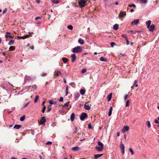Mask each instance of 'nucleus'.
Segmentation results:
<instances>
[{
  "label": "nucleus",
  "instance_id": "f257e3e1",
  "mask_svg": "<svg viewBox=\"0 0 159 159\" xmlns=\"http://www.w3.org/2000/svg\"><path fill=\"white\" fill-rule=\"evenodd\" d=\"M82 49L80 47L78 46L74 48L72 50V52L74 53H80L81 52Z\"/></svg>",
  "mask_w": 159,
  "mask_h": 159
},
{
  "label": "nucleus",
  "instance_id": "f03ea898",
  "mask_svg": "<svg viewBox=\"0 0 159 159\" xmlns=\"http://www.w3.org/2000/svg\"><path fill=\"white\" fill-rule=\"evenodd\" d=\"M86 1L85 0H81L78 2L79 5L80 7H83L85 5Z\"/></svg>",
  "mask_w": 159,
  "mask_h": 159
},
{
  "label": "nucleus",
  "instance_id": "7ed1b4c3",
  "mask_svg": "<svg viewBox=\"0 0 159 159\" xmlns=\"http://www.w3.org/2000/svg\"><path fill=\"white\" fill-rule=\"evenodd\" d=\"M87 117V114L84 112L80 116V118L81 120H83Z\"/></svg>",
  "mask_w": 159,
  "mask_h": 159
},
{
  "label": "nucleus",
  "instance_id": "20e7f679",
  "mask_svg": "<svg viewBox=\"0 0 159 159\" xmlns=\"http://www.w3.org/2000/svg\"><path fill=\"white\" fill-rule=\"evenodd\" d=\"M120 147L121 149L122 154H124L125 153V146L121 142L120 143Z\"/></svg>",
  "mask_w": 159,
  "mask_h": 159
},
{
  "label": "nucleus",
  "instance_id": "39448f33",
  "mask_svg": "<svg viewBox=\"0 0 159 159\" xmlns=\"http://www.w3.org/2000/svg\"><path fill=\"white\" fill-rule=\"evenodd\" d=\"M70 57L71 58V61L73 63L76 59V55L75 54H72L70 56Z\"/></svg>",
  "mask_w": 159,
  "mask_h": 159
},
{
  "label": "nucleus",
  "instance_id": "423d86ee",
  "mask_svg": "<svg viewBox=\"0 0 159 159\" xmlns=\"http://www.w3.org/2000/svg\"><path fill=\"white\" fill-rule=\"evenodd\" d=\"M129 129V127L128 126H124L121 130L122 133H124L126 131H128Z\"/></svg>",
  "mask_w": 159,
  "mask_h": 159
},
{
  "label": "nucleus",
  "instance_id": "0eeeda50",
  "mask_svg": "<svg viewBox=\"0 0 159 159\" xmlns=\"http://www.w3.org/2000/svg\"><path fill=\"white\" fill-rule=\"evenodd\" d=\"M46 121V118H45V117H42L39 123V124L40 125H43L45 123Z\"/></svg>",
  "mask_w": 159,
  "mask_h": 159
},
{
  "label": "nucleus",
  "instance_id": "6e6552de",
  "mask_svg": "<svg viewBox=\"0 0 159 159\" xmlns=\"http://www.w3.org/2000/svg\"><path fill=\"white\" fill-rule=\"evenodd\" d=\"M155 28V25L154 24H152L149 27V30L150 31L153 32L154 31V29Z\"/></svg>",
  "mask_w": 159,
  "mask_h": 159
},
{
  "label": "nucleus",
  "instance_id": "1a4fd4ad",
  "mask_svg": "<svg viewBox=\"0 0 159 159\" xmlns=\"http://www.w3.org/2000/svg\"><path fill=\"white\" fill-rule=\"evenodd\" d=\"M139 19L135 20L131 22V24L134 25H137L139 23Z\"/></svg>",
  "mask_w": 159,
  "mask_h": 159
},
{
  "label": "nucleus",
  "instance_id": "9d476101",
  "mask_svg": "<svg viewBox=\"0 0 159 159\" xmlns=\"http://www.w3.org/2000/svg\"><path fill=\"white\" fill-rule=\"evenodd\" d=\"M126 15V14L125 12L122 11H121L120 13V14L119 16V17L120 18H122L124 16H125Z\"/></svg>",
  "mask_w": 159,
  "mask_h": 159
},
{
  "label": "nucleus",
  "instance_id": "9b49d317",
  "mask_svg": "<svg viewBox=\"0 0 159 159\" xmlns=\"http://www.w3.org/2000/svg\"><path fill=\"white\" fill-rule=\"evenodd\" d=\"M32 80V78L30 76L28 75H26L24 81L26 82L27 80L29 81Z\"/></svg>",
  "mask_w": 159,
  "mask_h": 159
},
{
  "label": "nucleus",
  "instance_id": "f8f14e48",
  "mask_svg": "<svg viewBox=\"0 0 159 159\" xmlns=\"http://www.w3.org/2000/svg\"><path fill=\"white\" fill-rule=\"evenodd\" d=\"M95 149L98 151L100 152L103 150V148L101 147L96 146Z\"/></svg>",
  "mask_w": 159,
  "mask_h": 159
},
{
  "label": "nucleus",
  "instance_id": "ddd939ff",
  "mask_svg": "<svg viewBox=\"0 0 159 159\" xmlns=\"http://www.w3.org/2000/svg\"><path fill=\"white\" fill-rule=\"evenodd\" d=\"M11 34L9 32H7V34L5 35V37L7 38H9L10 39H12L13 38V36L10 35Z\"/></svg>",
  "mask_w": 159,
  "mask_h": 159
},
{
  "label": "nucleus",
  "instance_id": "4468645a",
  "mask_svg": "<svg viewBox=\"0 0 159 159\" xmlns=\"http://www.w3.org/2000/svg\"><path fill=\"white\" fill-rule=\"evenodd\" d=\"M29 36V35H27L26 36H17V38L20 39H25L28 38Z\"/></svg>",
  "mask_w": 159,
  "mask_h": 159
},
{
  "label": "nucleus",
  "instance_id": "2eb2a0df",
  "mask_svg": "<svg viewBox=\"0 0 159 159\" xmlns=\"http://www.w3.org/2000/svg\"><path fill=\"white\" fill-rule=\"evenodd\" d=\"M84 108L86 110H89L90 109L91 107L89 105H86L85 104L84 105Z\"/></svg>",
  "mask_w": 159,
  "mask_h": 159
},
{
  "label": "nucleus",
  "instance_id": "dca6fc26",
  "mask_svg": "<svg viewBox=\"0 0 159 159\" xmlns=\"http://www.w3.org/2000/svg\"><path fill=\"white\" fill-rule=\"evenodd\" d=\"M151 20H148L146 22V24L147 26V28H149V27L150 26L151 24Z\"/></svg>",
  "mask_w": 159,
  "mask_h": 159
},
{
  "label": "nucleus",
  "instance_id": "f3484780",
  "mask_svg": "<svg viewBox=\"0 0 159 159\" xmlns=\"http://www.w3.org/2000/svg\"><path fill=\"white\" fill-rule=\"evenodd\" d=\"M103 155V154H97L95 155L94 156V157L95 159H97L99 157H100L102 156Z\"/></svg>",
  "mask_w": 159,
  "mask_h": 159
},
{
  "label": "nucleus",
  "instance_id": "a211bd4d",
  "mask_svg": "<svg viewBox=\"0 0 159 159\" xmlns=\"http://www.w3.org/2000/svg\"><path fill=\"white\" fill-rule=\"evenodd\" d=\"M75 114L74 113H72L71 115L70 119L71 121H73L75 119Z\"/></svg>",
  "mask_w": 159,
  "mask_h": 159
},
{
  "label": "nucleus",
  "instance_id": "6ab92c4d",
  "mask_svg": "<svg viewBox=\"0 0 159 159\" xmlns=\"http://www.w3.org/2000/svg\"><path fill=\"white\" fill-rule=\"evenodd\" d=\"M119 27V25L117 24H115L113 26V29L115 30H118Z\"/></svg>",
  "mask_w": 159,
  "mask_h": 159
},
{
  "label": "nucleus",
  "instance_id": "aec40b11",
  "mask_svg": "<svg viewBox=\"0 0 159 159\" xmlns=\"http://www.w3.org/2000/svg\"><path fill=\"white\" fill-rule=\"evenodd\" d=\"M21 127V125H15L14 127V128L16 129H19Z\"/></svg>",
  "mask_w": 159,
  "mask_h": 159
},
{
  "label": "nucleus",
  "instance_id": "412c9836",
  "mask_svg": "<svg viewBox=\"0 0 159 159\" xmlns=\"http://www.w3.org/2000/svg\"><path fill=\"white\" fill-rule=\"evenodd\" d=\"M80 149V148L78 147H74L72 148V150L74 151H77Z\"/></svg>",
  "mask_w": 159,
  "mask_h": 159
},
{
  "label": "nucleus",
  "instance_id": "4be33fe9",
  "mask_svg": "<svg viewBox=\"0 0 159 159\" xmlns=\"http://www.w3.org/2000/svg\"><path fill=\"white\" fill-rule=\"evenodd\" d=\"M100 60L101 61H107V59L103 57H101Z\"/></svg>",
  "mask_w": 159,
  "mask_h": 159
},
{
  "label": "nucleus",
  "instance_id": "5701e85b",
  "mask_svg": "<svg viewBox=\"0 0 159 159\" xmlns=\"http://www.w3.org/2000/svg\"><path fill=\"white\" fill-rule=\"evenodd\" d=\"M79 43L81 44H84V40L81 38H80L78 40Z\"/></svg>",
  "mask_w": 159,
  "mask_h": 159
},
{
  "label": "nucleus",
  "instance_id": "b1692460",
  "mask_svg": "<svg viewBox=\"0 0 159 159\" xmlns=\"http://www.w3.org/2000/svg\"><path fill=\"white\" fill-rule=\"evenodd\" d=\"M112 108H113L112 107H111L109 109V112H108V116H111V115Z\"/></svg>",
  "mask_w": 159,
  "mask_h": 159
},
{
  "label": "nucleus",
  "instance_id": "393cba45",
  "mask_svg": "<svg viewBox=\"0 0 159 159\" xmlns=\"http://www.w3.org/2000/svg\"><path fill=\"white\" fill-rule=\"evenodd\" d=\"M112 97V93H110L107 96V98L108 99V101H109L111 100Z\"/></svg>",
  "mask_w": 159,
  "mask_h": 159
},
{
  "label": "nucleus",
  "instance_id": "a878e982",
  "mask_svg": "<svg viewBox=\"0 0 159 159\" xmlns=\"http://www.w3.org/2000/svg\"><path fill=\"white\" fill-rule=\"evenodd\" d=\"M80 95L79 93L76 92L74 96L75 98H78L79 97Z\"/></svg>",
  "mask_w": 159,
  "mask_h": 159
},
{
  "label": "nucleus",
  "instance_id": "bb28decb",
  "mask_svg": "<svg viewBox=\"0 0 159 159\" xmlns=\"http://www.w3.org/2000/svg\"><path fill=\"white\" fill-rule=\"evenodd\" d=\"M62 60L65 63H67L68 61L67 58L66 57H63Z\"/></svg>",
  "mask_w": 159,
  "mask_h": 159
},
{
  "label": "nucleus",
  "instance_id": "cd10ccee",
  "mask_svg": "<svg viewBox=\"0 0 159 159\" xmlns=\"http://www.w3.org/2000/svg\"><path fill=\"white\" fill-rule=\"evenodd\" d=\"M49 103L51 104H55L57 103V102L55 101H53L52 100L49 101Z\"/></svg>",
  "mask_w": 159,
  "mask_h": 159
},
{
  "label": "nucleus",
  "instance_id": "c85d7f7f",
  "mask_svg": "<svg viewBox=\"0 0 159 159\" xmlns=\"http://www.w3.org/2000/svg\"><path fill=\"white\" fill-rule=\"evenodd\" d=\"M80 92L81 95H83L85 94V90L81 89L80 90Z\"/></svg>",
  "mask_w": 159,
  "mask_h": 159
},
{
  "label": "nucleus",
  "instance_id": "c756f323",
  "mask_svg": "<svg viewBox=\"0 0 159 159\" xmlns=\"http://www.w3.org/2000/svg\"><path fill=\"white\" fill-rule=\"evenodd\" d=\"M52 2L54 4H57L59 2V0H52Z\"/></svg>",
  "mask_w": 159,
  "mask_h": 159
},
{
  "label": "nucleus",
  "instance_id": "7c9ffc66",
  "mask_svg": "<svg viewBox=\"0 0 159 159\" xmlns=\"http://www.w3.org/2000/svg\"><path fill=\"white\" fill-rule=\"evenodd\" d=\"M98 145L99 146H100V147H102L103 148V147H104L103 144L102 142H101L100 141H98Z\"/></svg>",
  "mask_w": 159,
  "mask_h": 159
},
{
  "label": "nucleus",
  "instance_id": "2f4dec72",
  "mask_svg": "<svg viewBox=\"0 0 159 159\" xmlns=\"http://www.w3.org/2000/svg\"><path fill=\"white\" fill-rule=\"evenodd\" d=\"M69 105L68 103L66 102L64 104L63 106V107H66V108H67L68 107Z\"/></svg>",
  "mask_w": 159,
  "mask_h": 159
},
{
  "label": "nucleus",
  "instance_id": "473e14b6",
  "mask_svg": "<svg viewBox=\"0 0 159 159\" xmlns=\"http://www.w3.org/2000/svg\"><path fill=\"white\" fill-rule=\"evenodd\" d=\"M14 43V41L13 40H11L8 43L9 45H13Z\"/></svg>",
  "mask_w": 159,
  "mask_h": 159
},
{
  "label": "nucleus",
  "instance_id": "72a5a7b5",
  "mask_svg": "<svg viewBox=\"0 0 159 159\" xmlns=\"http://www.w3.org/2000/svg\"><path fill=\"white\" fill-rule=\"evenodd\" d=\"M39 99V96L37 95L34 99V103H36Z\"/></svg>",
  "mask_w": 159,
  "mask_h": 159
},
{
  "label": "nucleus",
  "instance_id": "f704fd0d",
  "mask_svg": "<svg viewBox=\"0 0 159 159\" xmlns=\"http://www.w3.org/2000/svg\"><path fill=\"white\" fill-rule=\"evenodd\" d=\"M61 72H60V71H57V73H56V74H55V75L57 76H59L61 75Z\"/></svg>",
  "mask_w": 159,
  "mask_h": 159
},
{
  "label": "nucleus",
  "instance_id": "c9c22d12",
  "mask_svg": "<svg viewBox=\"0 0 159 159\" xmlns=\"http://www.w3.org/2000/svg\"><path fill=\"white\" fill-rule=\"evenodd\" d=\"M25 115H24L22 116L20 119V121H23L25 119Z\"/></svg>",
  "mask_w": 159,
  "mask_h": 159
},
{
  "label": "nucleus",
  "instance_id": "e433bc0d",
  "mask_svg": "<svg viewBox=\"0 0 159 159\" xmlns=\"http://www.w3.org/2000/svg\"><path fill=\"white\" fill-rule=\"evenodd\" d=\"M87 71V70L85 68L83 69L81 71V72L82 74H84Z\"/></svg>",
  "mask_w": 159,
  "mask_h": 159
},
{
  "label": "nucleus",
  "instance_id": "4c0bfd02",
  "mask_svg": "<svg viewBox=\"0 0 159 159\" xmlns=\"http://www.w3.org/2000/svg\"><path fill=\"white\" fill-rule=\"evenodd\" d=\"M67 28L70 30H72L73 29V27L72 25H69L67 26Z\"/></svg>",
  "mask_w": 159,
  "mask_h": 159
},
{
  "label": "nucleus",
  "instance_id": "58836bf2",
  "mask_svg": "<svg viewBox=\"0 0 159 159\" xmlns=\"http://www.w3.org/2000/svg\"><path fill=\"white\" fill-rule=\"evenodd\" d=\"M9 49L11 51H13L15 49V47L14 46H11L9 48Z\"/></svg>",
  "mask_w": 159,
  "mask_h": 159
},
{
  "label": "nucleus",
  "instance_id": "ea45409f",
  "mask_svg": "<svg viewBox=\"0 0 159 159\" xmlns=\"http://www.w3.org/2000/svg\"><path fill=\"white\" fill-rule=\"evenodd\" d=\"M147 124L148 127L150 128L151 127V124L150 122L149 121H147Z\"/></svg>",
  "mask_w": 159,
  "mask_h": 159
},
{
  "label": "nucleus",
  "instance_id": "a19ab883",
  "mask_svg": "<svg viewBox=\"0 0 159 159\" xmlns=\"http://www.w3.org/2000/svg\"><path fill=\"white\" fill-rule=\"evenodd\" d=\"M129 100H127L126 103V107H127L129 106Z\"/></svg>",
  "mask_w": 159,
  "mask_h": 159
},
{
  "label": "nucleus",
  "instance_id": "79ce46f5",
  "mask_svg": "<svg viewBox=\"0 0 159 159\" xmlns=\"http://www.w3.org/2000/svg\"><path fill=\"white\" fill-rule=\"evenodd\" d=\"M68 86L67 85H66V95L67 96V95L68 94Z\"/></svg>",
  "mask_w": 159,
  "mask_h": 159
},
{
  "label": "nucleus",
  "instance_id": "37998d69",
  "mask_svg": "<svg viewBox=\"0 0 159 159\" xmlns=\"http://www.w3.org/2000/svg\"><path fill=\"white\" fill-rule=\"evenodd\" d=\"M30 101L26 103L23 107L22 108H24L26 107L30 103Z\"/></svg>",
  "mask_w": 159,
  "mask_h": 159
},
{
  "label": "nucleus",
  "instance_id": "c03bdc74",
  "mask_svg": "<svg viewBox=\"0 0 159 159\" xmlns=\"http://www.w3.org/2000/svg\"><path fill=\"white\" fill-rule=\"evenodd\" d=\"M129 151L131 152V155H132L134 154V152L133 150L131 148H129Z\"/></svg>",
  "mask_w": 159,
  "mask_h": 159
},
{
  "label": "nucleus",
  "instance_id": "a18cd8bd",
  "mask_svg": "<svg viewBox=\"0 0 159 159\" xmlns=\"http://www.w3.org/2000/svg\"><path fill=\"white\" fill-rule=\"evenodd\" d=\"M140 1L142 3H146L147 2V0H140Z\"/></svg>",
  "mask_w": 159,
  "mask_h": 159
},
{
  "label": "nucleus",
  "instance_id": "49530a36",
  "mask_svg": "<svg viewBox=\"0 0 159 159\" xmlns=\"http://www.w3.org/2000/svg\"><path fill=\"white\" fill-rule=\"evenodd\" d=\"M116 44V43L114 42H111V43L110 44L111 47H113L114 45Z\"/></svg>",
  "mask_w": 159,
  "mask_h": 159
},
{
  "label": "nucleus",
  "instance_id": "de8ad7c7",
  "mask_svg": "<svg viewBox=\"0 0 159 159\" xmlns=\"http://www.w3.org/2000/svg\"><path fill=\"white\" fill-rule=\"evenodd\" d=\"M45 109H46V106H44L43 107V109H42V112L43 113H44V112Z\"/></svg>",
  "mask_w": 159,
  "mask_h": 159
},
{
  "label": "nucleus",
  "instance_id": "09e8293b",
  "mask_svg": "<svg viewBox=\"0 0 159 159\" xmlns=\"http://www.w3.org/2000/svg\"><path fill=\"white\" fill-rule=\"evenodd\" d=\"M52 143V142L50 141L46 143V144L47 145H51Z\"/></svg>",
  "mask_w": 159,
  "mask_h": 159
},
{
  "label": "nucleus",
  "instance_id": "8fccbe9b",
  "mask_svg": "<svg viewBox=\"0 0 159 159\" xmlns=\"http://www.w3.org/2000/svg\"><path fill=\"white\" fill-rule=\"evenodd\" d=\"M129 6L130 7H135L136 5L134 4H130L129 5Z\"/></svg>",
  "mask_w": 159,
  "mask_h": 159
},
{
  "label": "nucleus",
  "instance_id": "3c124183",
  "mask_svg": "<svg viewBox=\"0 0 159 159\" xmlns=\"http://www.w3.org/2000/svg\"><path fill=\"white\" fill-rule=\"evenodd\" d=\"M122 37H123L124 38H125V39H127L126 36L125 35V34H122Z\"/></svg>",
  "mask_w": 159,
  "mask_h": 159
},
{
  "label": "nucleus",
  "instance_id": "603ef678",
  "mask_svg": "<svg viewBox=\"0 0 159 159\" xmlns=\"http://www.w3.org/2000/svg\"><path fill=\"white\" fill-rule=\"evenodd\" d=\"M63 100V98L62 97H61L60 98V99L59 100V101L60 102H62Z\"/></svg>",
  "mask_w": 159,
  "mask_h": 159
},
{
  "label": "nucleus",
  "instance_id": "864d4df0",
  "mask_svg": "<svg viewBox=\"0 0 159 159\" xmlns=\"http://www.w3.org/2000/svg\"><path fill=\"white\" fill-rule=\"evenodd\" d=\"M7 11V9L5 8V9H4V10H3L2 14H4Z\"/></svg>",
  "mask_w": 159,
  "mask_h": 159
},
{
  "label": "nucleus",
  "instance_id": "5fc2aeb1",
  "mask_svg": "<svg viewBox=\"0 0 159 159\" xmlns=\"http://www.w3.org/2000/svg\"><path fill=\"white\" fill-rule=\"evenodd\" d=\"M88 128L89 129H91L92 128V126L91 124H89L88 125Z\"/></svg>",
  "mask_w": 159,
  "mask_h": 159
},
{
  "label": "nucleus",
  "instance_id": "6e6d98bb",
  "mask_svg": "<svg viewBox=\"0 0 159 159\" xmlns=\"http://www.w3.org/2000/svg\"><path fill=\"white\" fill-rule=\"evenodd\" d=\"M128 94H126L125 96L124 99L125 100H126L127 98L128 97Z\"/></svg>",
  "mask_w": 159,
  "mask_h": 159
},
{
  "label": "nucleus",
  "instance_id": "4d7b16f0",
  "mask_svg": "<svg viewBox=\"0 0 159 159\" xmlns=\"http://www.w3.org/2000/svg\"><path fill=\"white\" fill-rule=\"evenodd\" d=\"M137 83V81L136 80H134V85H133V86H132L131 87V88H133V87L135 85V84L136 83Z\"/></svg>",
  "mask_w": 159,
  "mask_h": 159
},
{
  "label": "nucleus",
  "instance_id": "13d9d810",
  "mask_svg": "<svg viewBox=\"0 0 159 159\" xmlns=\"http://www.w3.org/2000/svg\"><path fill=\"white\" fill-rule=\"evenodd\" d=\"M154 122L155 123L158 124L159 123V122L157 119L154 120Z\"/></svg>",
  "mask_w": 159,
  "mask_h": 159
},
{
  "label": "nucleus",
  "instance_id": "bf43d9fd",
  "mask_svg": "<svg viewBox=\"0 0 159 159\" xmlns=\"http://www.w3.org/2000/svg\"><path fill=\"white\" fill-rule=\"evenodd\" d=\"M126 44L127 45H128L129 44V42L128 39H126Z\"/></svg>",
  "mask_w": 159,
  "mask_h": 159
},
{
  "label": "nucleus",
  "instance_id": "052dcab7",
  "mask_svg": "<svg viewBox=\"0 0 159 159\" xmlns=\"http://www.w3.org/2000/svg\"><path fill=\"white\" fill-rule=\"evenodd\" d=\"M46 75H47V74L46 73H43L42 74H41V76H46Z\"/></svg>",
  "mask_w": 159,
  "mask_h": 159
},
{
  "label": "nucleus",
  "instance_id": "680f3d73",
  "mask_svg": "<svg viewBox=\"0 0 159 159\" xmlns=\"http://www.w3.org/2000/svg\"><path fill=\"white\" fill-rule=\"evenodd\" d=\"M75 130L74 132V133L75 134L77 132V127H75Z\"/></svg>",
  "mask_w": 159,
  "mask_h": 159
},
{
  "label": "nucleus",
  "instance_id": "e2e57ef3",
  "mask_svg": "<svg viewBox=\"0 0 159 159\" xmlns=\"http://www.w3.org/2000/svg\"><path fill=\"white\" fill-rule=\"evenodd\" d=\"M47 108L48 109V112L50 111L51 110V108H50V107H48Z\"/></svg>",
  "mask_w": 159,
  "mask_h": 159
},
{
  "label": "nucleus",
  "instance_id": "0e129e2a",
  "mask_svg": "<svg viewBox=\"0 0 159 159\" xmlns=\"http://www.w3.org/2000/svg\"><path fill=\"white\" fill-rule=\"evenodd\" d=\"M32 88L34 89H36V86L35 85H33L32 86Z\"/></svg>",
  "mask_w": 159,
  "mask_h": 159
},
{
  "label": "nucleus",
  "instance_id": "69168bd1",
  "mask_svg": "<svg viewBox=\"0 0 159 159\" xmlns=\"http://www.w3.org/2000/svg\"><path fill=\"white\" fill-rule=\"evenodd\" d=\"M36 2L38 3H39L40 2V1L39 0H36Z\"/></svg>",
  "mask_w": 159,
  "mask_h": 159
},
{
  "label": "nucleus",
  "instance_id": "338daca9",
  "mask_svg": "<svg viewBox=\"0 0 159 159\" xmlns=\"http://www.w3.org/2000/svg\"><path fill=\"white\" fill-rule=\"evenodd\" d=\"M30 48L31 49H32V50L34 49V46H30Z\"/></svg>",
  "mask_w": 159,
  "mask_h": 159
},
{
  "label": "nucleus",
  "instance_id": "774afa93",
  "mask_svg": "<svg viewBox=\"0 0 159 159\" xmlns=\"http://www.w3.org/2000/svg\"><path fill=\"white\" fill-rule=\"evenodd\" d=\"M11 159H17L14 157H11Z\"/></svg>",
  "mask_w": 159,
  "mask_h": 159
}]
</instances>
